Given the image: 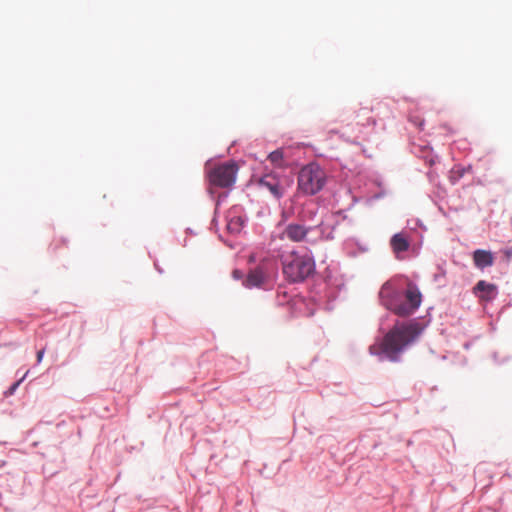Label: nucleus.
I'll list each match as a JSON object with an SVG mask.
<instances>
[{
  "instance_id": "20e7f679",
  "label": "nucleus",
  "mask_w": 512,
  "mask_h": 512,
  "mask_svg": "<svg viewBox=\"0 0 512 512\" xmlns=\"http://www.w3.org/2000/svg\"><path fill=\"white\" fill-rule=\"evenodd\" d=\"M327 176L323 168L313 162L301 168L298 174V188L306 195H315L326 184Z\"/></svg>"
},
{
  "instance_id": "1a4fd4ad",
  "label": "nucleus",
  "mask_w": 512,
  "mask_h": 512,
  "mask_svg": "<svg viewBox=\"0 0 512 512\" xmlns=\"http://www.w3.org/2000/svg\"><path fill=\"white\" fill-rule=\"evenodd\" d=\"M379 298L383 306L396 314L399 304L396 301V293L389 283H385L379 292Z\"/></svg>"
},
{
  "instance_id": "2eb2a0df",
  "label": "nucleus",
  "mask_w": 512,
  "mask_h": 512,
  "mask_svg": "<svg viewBox=\"0 0 512 512\" xmlns=\"http://www.w3.org/2000/svg\"><path fill=\"white\" fill-rule=\"evenodd\" d=\"M28 374V372H26V374L24 376H26ZM25 377H23L22 379H20L19 381H17L16 383H14L10 388L9 390L6 392V395H12L15 390L17 389V387L19 386L20 382L24 379Z\"/></svg>"
},
{
  "instance_id": "6e6552de",
  "label": "nucleus",
  "mask_w": 512,
  "mask_h": 512,
  "mask_svg": "<svg viewBox=\"0 0 512 512\" xmlns=\"http://www.w3.org/2000/svg\"><path fill=\"white\" fill-rule=\"evenodd\" d=\"M474 294L482 301H491L496 298L498 289L495 284L480 280L474 287Z\"/></svg>"
},
{
  "instance_id": "4468645a",
  "label": "nucleus",
  "mask_w": 512,
  "mask_h": 512,
  "mask_svg": "<svg viewBox=\"0 0 512 512\" xmlns=\"http://www.w3.org/2000/svg\"><path fill=\"white\" fill-rule=\"evenodd\" d=\"M505 260L509 261L512 259V248L507 247L501 250Z\"/></svg>"
},
{
  "instance_id": "39448f33",
  "label": "nucleus",
  "mask_w": 512,
  "mask_h": 512,
  "mask_svg": "<svg viewBox=\"0 0 512 512\" xmlns=\"http://www.w3.org/2000/svg\"><path fill=\"white\" fill-rule=\"evenodd\" d=\"M310 231H318L320 233V239L328 240L333 238L331 232L325 235V225L323 222H320L318 225L314 227H305L304 225L298 223H290L282 231L281 239H287L292 242H301L306 239Z\"/></svg>"
},
{
  "instance_id": "9d476101",
  "label": "nucleus",
  "mask_w": 512,
  "mask_h": 512,
  "mask_svg": "<svg viewBox=\"0 0 512 512\" xmlns=\"http://www.w3.org/2000/svg\"><path fill=\"white\" fill-rule=\"evenodd\" d=\"M267 279V274L265 272L264 266L260 265L251 270L246 279L243 282V285L246 288H254V287H261Z\"/></svg>"
},
{
  "instance_id": "ddd939ff",
  "label": "nucleus",
  "mask_w": 512,
  "mask_h": 512,
  "mask_svg": "<svg viewBox=\"0 0 512 512\" xmlns=\"http://www.w3.org/2000/svg\"><path fill=\"white\" fill-rule=\"evenodd\" d=\"M268 159L271 164L277 168H284L288 166L286 150L284 148H279L269 153Z\"/></svg>"
},
{
  "instance_id": "dca6fc26",
  "label": "nucleus",
  "mask_w": 512,
  "mask_h": 512,
  "mask_svg": "<svg viewBox=\"0 0 512 512\" xmlns=\"http://www.w3.org/2000/svg\"><path fill=\"white\" fill-rule=\"evenodd\" d=\"M240 219H237V221H234L233 219H231L228 223V229L230 230H233V231H237L239 228H238V222H239Z\"/></svg>"
},
{
  "instance_id": "0eeeda50",
  "label": "nucleus",
  "mask_w": 512,
  "mask_h": 512,
  "mask_svg": "<svg viewBox=\"0 0 512 512\" xmlns=\"http://www.w3.org/2000/svg\"><path fill=\"white\" fill-rule=\"evenodd\" d=\"M259 185L266 188L277 199L284 195V187L281 185L279 178L273 174H267L261 177Z\"/></svg>"
},
{
  "instance_id": "f03ea898",
  "label": "nucleus",
  "mask_w": 512,
  "mask_h": 512,
  "mask_svg": "<svg viewBox=\"0 0 512 512\" xmlns=\"http://www.w3.org/2000/svg\"><path fill=\"white\" fill-rule=\"evenodd\" d=\"M238 170L239 166L233 160L216 164L209 160L205 164V172L209 184L219 188H230L233 186Z\"/></svg>"
},
{
  "instance_id": "9b49d317",
  "label": "nucleus",
  "mask_w": 512,
  "mask_h": 512,
  "mask_svg": "<svg viewBox=\"0 0 512 512\" xmlns=\"http://www.w3.org/2000/svg\"><path fill=\"white\" fill-rule=\"evenodd\" d=\"M473 261L477 268L484 269L493 265L494 257L490 251L478 249L473 253Z\"/></svg>"
},
{
  "instance_id": "f257e3e1",
  "label": "nucleus",
  "mask_w": 512,
  "mask_h": 512,
  "mask_svg": "<svg viewBox=\"0 0 512 512\" xmlns=\"http://www.w3.org/2000/svg\"><path fill=\"white\" fill-rule=\"evenodd\" d=\"M418 335L416 325L396 324L383 338L379 346H371L372 354L380 352L391 361H397L398 355Z\"/></svg>"
},
{
  "instance_id": "a211bd4d",
  "label": "nucleus",
  "mask_w": 512,
  "mask_h": 512,
  "mask_svg": "<svg viewBox=\"0 0 512 512\" xmlns=\"http://www.w3.org/2000/svg\"><path fill=\"white\" fill-rule=\"evenodd\" d=\"M44 353H45V350L44 349H41L37 352V362L40 363L43 359V356H44Z\"/></svg>"
},
{
  "instance_id": "7ed1b4c3",
  "label": "nucleus",
  "mask_w": 512,
  "mask_h": 512,
  "mask_svg": "<svg viewBox=\"0 0 512 512\" xmlns=\"http://www.w3.org/2000/svg\"><path fill=\"white\" fill-rule=\"evenodd\" d=\"M283 273L291 282H300L310 276L315 269V263L312 257L308 255H299L292 252L282 262Z\"/></svg>"
},
{
  "instance_id": "f3484780",
  "label": "nucleus",
  "mask_w": 512,
  "mask_h": 512,
  "mask_svg": "<svg viewBox=\"0 0 512 512\" xmlns=\"http://www.w3.org/2000/svg\"><path fill=\"white\" fill-rule=\"evenodd\" d=\"M232 276H233V278H234V279H236V280H240V279H242V278H243V273H242L240 270H237V269H236V270H234V271L232 272Z\"/></svg>"
},
{
  "instance_id": "f8f14e48",
  "label": "nucleus",
  "mask_w": 512,
  "mask_h": 512,
  "mask_svg": "<svg viewBox=\"0 0 512 512\" xmlns=\"http://www.w3.org/2000/svg\"><path fill=\"white\" fill-rule=\"evenodd\" d=\"M390 245L395 254L405 252L409 249L410 243L408 238L403 233H397L392 236Z\"/></svg>"
},
{
  "instance_id": "423d86ee",
  "label": "nucleus",
  "mask_w": 512,
  "mask_h": 512,
  "mask_svg": "<svg viewBox=\"0 0 512 512\" xmlns=\"http://www.w3.org/2000/svg\"><path fill=\"white\" fill-rule=\"evenodd\" d=\"M405 297L407 303L399 304V307L396 309V314L399 316L411 315L420 306L422 301V295L419 289L413 284L408 285Z\"/></svg>"
}]
</instances>
